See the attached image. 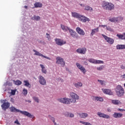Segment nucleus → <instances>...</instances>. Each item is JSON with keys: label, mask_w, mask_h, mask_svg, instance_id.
<instances>
[{"label": "nucleus", "mask_w": 125, "mask_h": 125, "mask_svg": "<svg viewBox=\"0 0 125 125\" xmlns=\"http://www.w3.org/2000/svg\"><path fill=\"white\" fill-rule=\"evenodd\" d=\"M71 99L69 98H61L59 99L58 101L63 104H70V103H76L77 100H79V95L76 94V93L71 92L70 93Z\"/></svg>", "instance_id": "nucleus-1"}, {"label": "nucleus", "mask_w": 125, "mask_h": 125, "mask_svg": "<svg viewBox=\"0 0 125 125\" xmlns=\"http://www.w3.org/2000/svg\"><path fill=\"white\" fill-rule=\"evenodd\" d=\"M10 111L11 112H15V113H18L20 112L21 114H22L23 115H24V116H26V117H28V118H35V116L34 115H32L31 113L27 112V111H23L21 110H20L19 109H17L15 107H10Z\"/></svg>", "instance_id": "nucleus-2"}, {"label": "nucleus", "mask_w": 125, "mask_h": 125, "mask_svg": "<svg viewBox=\"0 0 125 125\" xmlns=\"http://www.w3.org/2000/svg\"><path fill=\"white\" fill-rule=\"evenodd\" d=\"M102 6L103 8H104V9H105V10H113V9L115 8V6L113 3L106 1L103 2Z\"/></svg>", "instance_id": "nucleus-3"}, {"label": "nucleus", "mask_w": 125, "mask_h": 125, "mask_svg": "<svg viewBox=\"0 0 125 125\" xmlns=\"http://www.w3.org/2000/svg\"><path fill=\"white\" fill-rule=\"evenodd\" d=\"M116 94L118 97H122L125 94V89L120 85H118L115 88Z\"/></svg>", "instance_id": "nucleus-4"}, {"label": "nucleus", "mask_w": 125, "mask_h": 125, "mask_svg": "<svg viewBox=\"0 0 125 125\" xmlns=\"http://www.w3.org/2000/svg\"><path fill=\"white\" fill-rule=\"evenodd\" d=\"M123 20H124V17H112L109 19V21L113 23H120Z\"/></svg>", "instance_id": "nucleus-5"}, {"label": "nucleus", "mask_w": 125, "mask_h": 125, "mask_svg": "<svg viewBox=\"0 0 125 125\" xmlns=\"http://www.w3.org/2000/svg\"><path fill=\"white\" fill-rule=\"evenodd\" d=\"M102 37H103L104 38V40H106L107 42L109 43V44H113V43H114V39L110 37H108L107 36L104 34H102Z\"/></svg>", "instance_id": "nucleus-6"}, {"label": "nucleus", "mask_w": 125, "mask_h": 125, "mask_svg": "<svg viewBox=\"0 0 125 125\" xmlns=\"http://www.w3.org/2000/svg\"><path fill=\"white\" fill-rule=\"evenodd\" d=\"M76 65L77 68H78V69H79V70H81V72L83 73V74H85V73H86V70H85V68L83 66L82 64H80L79 62H76Z\"/></svg>", "instance_id": "nucleus-7"}, {"label": "nucleus", "mask_w": 125, "mask_h": 125, "mask_svg": "<svg viewBox=\"0 0 125 125\" xmlns=\"http://www.w3.org/2000/svg\"><path fill=\"white\" fill-rule=\"evenodd\" d=\"M33 51H34V52H35V53L34 54V55H36L37 56H41V57H43V58H46V59H48V60H51V59L50 58L47 57L42 55L39 52H38L37 50L33 49Z\"/></svg>", "instance_id": "nucleus-8"}, {"label": "nucleus", "mask_w": 125, "mask_h": 125, "mask_svg": "<svg viewBox=\"0 0 125 125\" xmlns=\"http://www.w3.org/2000/svg\"><path fill=\"white\" fill-rule=\"evenodd\" d=\"M56 63L57 64H60L61 65H63V66H65V62H64V60L63 58L58 57L56 58Z\"/></svg>", "instance_id": "nucleus-9"}, {"label": "nucleus", "mask_w": 125, "mask_h": 125, "mask_svg": "<svg viewBox=\"0 0 125 125\" xmlns=\"http://www.w3.org/2000/svg\"><path fill=\"white\" fill-rule=\"evenodd\" d=\"M39 80L40 84H42V85H45V84H46V81L42 76L40 75Z\"/></svg>", "instance_id": "nucleus-10"}, {"label": "nucleus", "mask_w": 125, "mask_h": 125, "mask_svg": "<svg viewBox=\"0 0 125 125\" xmlns=\"http://www.w3.org/2000/svg\"><path fill=\"white\" fill-rule=\"evenodd\" d=\"M10 106V104L8 102H4L3 104L1 105V107L4 111H6V109L9 108Z\"/></svg>", "instance_id": "nucleus-11"}, {"label": "nucleus", "mask_w": 125, "mask_h": 125, "mask_svg": "<svg viewBox=\"0 0 125 125\" xmlns=\"http://www.w3.org/2000/svg\"><path fill=\"white\" fill-rule=\"evenodd\" d=\"M97 115L100 118H104V119H110V116L107 114L102 113V112H98Z\"/></svg>", "instance_id": "nucleus-12"}, {"label": "nucleus", "mask_w": 125, "mask_h": 125, "mask_svg": "<svg viewBox=\"0 0 125 125\" xmlns=\"http://www.w3.org/2000/svg\"><path fill=\"white\" fill-rule=\"evenodd\" d=\"M56 43L58 44V45H63V44H65L66 43V41H63V40L60 39H55Z\"/></svg>", "instance_id": "nucleus-13"}, {"label": "nucleus", "mask_w": 125, "mask_h": 125, "mask_svg": "<svg viewBox=\"0 0 125 125\" xmlns=\"http://www.w3.org/2000/svg\"><path fill=\"white\" fill-rule=\"evenodd\" d=\"M76 52L80 54H85V52H86V48L83 47L82 48H78L76 50Z\"/></svg>", "instance_id": "nucleus-14"}, {"label": "nucleus", "mask_w": 125, "mask_h": 125, "mask_svg": "<svg viewBox=\"0 0 125 125\" xmlns=\"http://www.w3.org/2000/svg\"><path fill=\"white\" fill-rule=\"evenodd\" d=\"M76 31L81 36H84L85 35V33H84L83 30L80 28V27H77L76 28Z\"/></svg>", "instance_id": "nucleus-15"}, {"label": "nucleus", "mask_w": 125, "mask_h": 125, "mask_svg": "<svg viewBox=\"0 0 125 125\" xmlns=\"http://www.w3.org/2000/svg\"><path fill=\"white\" fill-rule=\"evenodd\" d=\"M102 90L103 91L104 93V94H108V95H113V92H112V91H111V90L109 89L103 88Z\"/></svg>", "instance_id": "nucleus-16"}, {"label": "nucleus", "mask_w": 125, "mask_h": 125, "mask_svg": "<svg viewBox=\"0 0 125 125\" xmlns=\"http://www.w3.org/2000/svg\"><path fill=\"white\" fill-rule=\"evenodd\" d=\"M123 114L121 113H117L115 112L113 115L112 116L113 118L115 119H120L121 118H123Z\"/></svg>", "instance_id": "nucleus-17"}, {"label": "nucleus", "mask_w": 125, "mask_h": 125, "mask_svg": "<svg viewBox=\"0 0 125 125\" xmlns=\"http://www.w3.org/2000/svg\"><path fill=\"white\" fill-rule=\"evenodd\" d=\"M69 32L70 36H71L72 38H76V39H78V36H76V35H77V33L75 31L70 28L69 29Z\"/></svg>", "instance_id": "nucleus-18"}, {"label": "nucleus", "mask_w": 125, "mask_h": 125, "mask_svg": "<svg viewBox=\"0 0 125 125\" xmlns=\"http://www.w3.org/2000/svg\"><path fill=\"white\" fill-rule=\"evenodd\" d=\"M71 14L73 17H75V18H81L82 17V15L76 12H72Z\"/></svg>", "instance_id": "nucleus-19"}, {"label": "nucleus", "mask_w": 125, "mask_h": 125, "mask_svg": "<svg viewBox=\"0 0 125 125\" xmlns=\"http://www.w3.org/2000/svg\"><path fill=\"white\" fill-rule=\"evenodd\" d=\"M80 18L82 22H86V21H88V22H89V21H90L89 19H88L85 17H82V15H81V17Z\"/></svg>", "instance_id": "nucleus-20"}, {"label": "nucleus", "mask_w": 125, "mask_h": 125, "mask_svg": "<svg viewBox=\"0 0 125 125\" xmlns=\"http://www.w3.org/2000/svg\"><path fill=\"white\" fill-rule=\"evenodd\" d=\"M61 28L64 32H67V31H69V29H70L68 26H66L63 24L61 25Z\"/></svg>", "instance_id": "nucleus-21"}, {"label": "nucleus", "mask_w": 125, "mask_h": 125, "mask_svg": "<svg viewBox=\"0 0 125 125\" xmlns=\"http://www.w3.org/2000/svg\"><path fill=\"white\" fill-rule=\"evenodd\" d=\"M116 36L120 40H125V33H123V34H117Z\"/></svg>", "instance_id": "nucleus-22"}, {"label": "nucleus", "mask_w": 125, "mask_h": 125, "mask_svg": "<svg viewBox=\"0 0 125 125\" xmlns=\"http://www.w3.org/2000/svg\"><path fill=\"white\" fill-rule=\"evenodd\" d=\"M98 32H99V27H97V28H94L92 29L91 32V36H93L94 34Z\"/></svg>", "instance_id": "nucleus-23"}, {"label": "nucleus", "mask_w": 125, "mask_h": 125, "mask_svg": "<svg viewBox=\"0 0 125 125\" xmlns=\"http://www.w3.org/2000/svg\"><path fill=\"white\" fill-rule=\"evenodd\" d=\"M111 102L114 105H119V104H121V101H119V100H112Z\"/></svg>", "instance_id": "nucleus-24"}, {"label": "nucleus", "mask_w": 125, "mask_h": 125, "mask_svg": "<svg viewBox=\"0 0 125 125\" xmlns=\"http://www.w3.org/2000/svg\"><path fill=\"white\" fill-rule=\"evenodd\" d=\"M34 6L36 8H38V7H42V4L41 2H36L34 3Z\"/></svg>", "instance_id": "nucleus-25"}, {"label": "nucleus", "mask_w": 125, "mask_h": 125, "mask_svg": "<svg viewBox=\"0 0 125 125\" xmlns=\"http://www.w3.org/2000/svg\"><path fill=\"white\" fill-rule=\"evenodd\" d=\"M40 66L42 68V73H43V74H46V73H47V71H46V69H45V67H44V65L41 64Z\"/></svg>", "instance_id": "nucleus-26"}, {"label": "nucleus", "mask_w": 125, "mask_h": 125, "mask_svg": "<svg viewBox=\"0 0 125 125\" xmlns=\"http://www.w3.org/2000/svg\"><path fill=\"white\" fill-rule=\"evenodd\" d=\"M13 82L15 85H20L22 84V82L20 81L19 80H17V81L13 80Z\"/></svg>", "instance_id": "nucleus-27"}, {"label": "nucleus", "mask_w": 125, "mask_h": 125, "mask_svg": "<svg viewBox=\"0 0 125 125\" xmlns=\"http://www.w3.org/2000/svg\"><path fill=\"white\" fill-rule=\"evenodd\" d=\"M79 116L82 118L85 119V118H87V116H88V115L87 113H82L79 114Z\"/></svg>", "instance_id": "nucleus-28"}, {"label": "nucleus", "mask_w": 125, "mask_h": 125, "mask_svg": "<svg viewBox=\"0 0 125 125\" xmlns=\"http://www.w3.org/2000/svg\"><path fill=\"white\" fill-rule=\"evenodd\" d=\"M116 48L117 49H125V44L117 45Z\"/></svg>", "instance_id": "nucleus-29"}, {"label": "nucleus", "mask_w": 125, "mask_h": 125, "mask_svg": "<svg viewBox=\"0 0 125 125\" xmlns=\"http://www.w3.org/2000/svg\"><path fill=\"white\" fill-rule=\"evenodd\" d=\"M32 20H36V21H39L41 20L40 16H34L32 18H31Z\"/></svg>", "instance_id": "nucleus-30"}, {"label": "nucleus", "mask_w": 125, "mask_h": 125, "mask_svg": "<svg viewBox=\"0 0 125 125\" xmlns=\"http://www.w3.org/2000/svg\"><path fill=\"white\" fill-rule=\"evenodd\" d=\"M74 86H75V87H76L77 88H78V87H81L83 86V83L81 82L75 83L74 84Z\"/></svg>", "instance_id": "nucleus-31"}, {"label": "nucleus", "mask_w": 125, "mask_h": 125, "mask_svg": "<svg viewBox=\"0 0 125 125\" xmlns=\"http://www.w3.org/2000/svg\"><path fill=\"white\" fill-rule=\"evenodd\" d=\"M95 100H97V101H100V102H103L104 100L102 97H96L95 98Z\"/></svg>", "instance_id": "nucleus-32"}, {"label": "nucleus", "mask_w": 125, "mask_h": 125, "mask_svg": "<svg viewBox=\"0 0 125 125\" xmlns=\"http://www.w3.org/2000/svg\"><path fill=\"white\" fill-rule=\"evenodd\" d=\"M23 82L24 83V86H27L28 87H31V84H30V83H29V82H28V81H24Z\"/></svg>", "instance_id": "nucleus-33"}, {"label": "nucleus", "mask_w": 125, "mask_h": 125, "mask_svg": "<svg viewBox=\"0 0 125 125\" xmlns=\"http://www.w3.org/2000/svg\"><path fill=\"white\" fill-rule=\"evenodd\" d=\"M95 64H104V62L103 61L96 60Z\"/></svg>", "instance_id": "nucleus-34"}, {"label": "nucleus", "mask_w": 125, "mask_h": 125, "mask_svg": "<svg viewBox=\"0 0 125 125\" xmlns=\"http://www.w3.org/2000/svg\"><path fill=\"white\" fill-rule=\"evenodd\" d=\"M95 59H89V60H88V61L90 62V63H93V64H95V62H96Z\"/></svg>", "instance_id": "nucleus-35"}, {"label": "nucleus", "mask_w": 125, "mask_h": 125, "mask_svg": "<svg viewBox=\"0 0 125 125\" xmlns=\"http://www.w3.org/2000/svg\"><path fill=\"white\" fill-rule=\"evenodd\" d=\"M67 114L65 115L66 117H70V118H74V114L70 113V115L69 113H66Z\"/></svg>", "instance_id": "nucleus-36"}, {"label": "nucleus", "mask_w": 125, "mask_h": 125, "mask_svg": "<svg viewBox=\"0 0 125 125\" xmlns=\"http://www.w3.org/2000/svg\"><path fill=\"white\" fill-rule=\"evenodd\" d=\"M104 69V65H101L97 68L98 71H102Z\"/></svg>", "instance_id": "nucleus-37"}, {"label": "nucleus", "mask_w": 125, "mask_h": 125, "mask_svg": "<svg viewBox=\"0 0 125 125\" xmlns=\"http://www.w3.org/2000/svg\"><path fill=\"white\" fill-rule=\"evenodd\" d=\"M85 10H92V8L89 6L87 5L85 6Z\"/></svg>", "instance_id": "nucleus-38"}, {"label": "nucleus", "mask_w": 125, "mask_h": 125, "mask_svg": "<svg viewBox=\"0 0 125 125\" xmlns=\"http://www.w3.org/2000/svg\"><path fill=\"white\" fill-rule=\"evenodd\" d=\"M80 123L81 124H83V125H91V124L89 123L88 122H85L83 121H80Z\"/></svg>", "instance_id": "nucleus-39"}, {"label": "nucleus", "mask_w": 125, "mask_h": 125, "mask_svg": "<svg viewBox=\"0 0 125 125\" xmlns=\"http://www.w3.org/2000/svg\"><path fill=\"white\" fill-rule=\"evenodd\" d=\"M23 92L24 95H25V96H26V95H27V94H28V90L26 89H23Z\"/></svg>", "instance_id": "nucleus-40"}, {"label": "nucleus", "mask_w": 125, "mask_h": 125, "mask_svg": "<svg viewBox=\"0 0 125 125\" xmlns=\"http://www.w3.org/2000/svg\"><path fill=\"white\" fill-rule=\"evenodd\" d=\"M33 99L35 100V102H37V103H39L40 102V100L39 99V98L34 97L33 98Z\"/></svg>", "instance_id": "nucleus-41"}, {"label": "nucleus", "mask_w": 125, "mask_h": 125, "mask_svg": "<svg viewBox=\"0 0 125 125\" xmlns=\"http://www.w3.org/2000/svg\"><path fill=\"white\" fill-rule=\"evenodd\" d=\"M98 82H99L102 85H103L105 83L104 81L103 80H98Z\"/></svg>", "instance_id": "nucleus-42"}, {"label": "nucleus", "mask_w": 125, "mask_h": 125, "mask_svg": "<svg viewBox=\"0 0 125 125\" xmlns=\"http://www.w3.org/2000/svg\"><path fill=\"white\" fill-rule=\"evenodd\" d=\"M16 91L14 90H12L11 91V94L12 95H15V93H16Z\"/></svg>", "instance_id": "nucleus-43"}, {"label": "nucleus", "mask_w": 125, "mask_h": 125, "mask_svg": "<svg viewBox=\"0 0 125 125\" xmlns=\"http://www.w3.org/2000/svg\"><path fill=\"white\" fill-rule=\"evenodd\" d=\"M121 69H122L123 70H125V66L124 64H122L120 66Z\"/></svg>", "instance_id": "nucleus-44"}, {"label": "nucleus", "mask_w": 125, "mask_h": 125, "mask_svg": "<svg viewBox=\"0 0 125 125\" xmlns=\"http://www.w3.org/2000/svg\"><path fill=\"white\" fill-rule=\"evenodd\" d=\"M15 124H17V125H20V123H19V121H18V120H17L15 121Z\"/></svg>", "instance_id": "nucleus-45"}, {"label": "nucleus", "mask_w": 125, "mask_h": 125, "mask_svg": "<svg viewBox=\"0 0 125 125\" xmlns=\"http://www.w3.org/2000/svg\"><path fill=\"white\" fill-rule=\"evenodd\" d=\"M46 35H47V39H48V40H49V39H50V36L49 35V34L46 33Z\"/></svg>", "instance_id": "nucleus-46"}, {"label": "nucleus", "mask_w": 125, "mask_h": 125, "mask_svg": "<svg viewBox=\"0 0 125 125\" xmlns=\"http://www.w3.org/2000/svg\"><path fill=\"white\" fill-rule=\"evenodd\" d=\"M118 111H119V112H124V109L122 108H118Z\"/></svg>", "instance_id": "nucleus-47"}, {"label": "nucleus", "mask_w": 125, "mask_h": 125, "mask_svg": "<svg viewBox=\"0 0 125 125\" xmlns=\"http://www.w3.org/2000/svg\"><path fill=\"white\" fill-rule=\"evenodd\" d=\"M51 120H52V121L53 122V123H54V122L55 121V119L54 118H53V117H51Z\"/></svg>", "instance_id": "nucleus-48"}, {"label": "nucleus", "mask_w": 125, "mask_h": 125, "mask_svg": "<svg viewBox=\"0 0 125 125\" xmlns=\"http://www.w3.org/2000/svg\"><path fill=\"white\" fill-rule=\"evenodd\" d=\"M83 64H84V65H88V63H87V62H84Z\"/></svg>", "instance_id": "nucleus-49"}, {"label": "nucleus", "mask_w": 125, "mask_h": 125, "mask_svg": "<svg viewBox=\"0 0 125 125\" xmlns=\"http://www.w3.org/2000/svg\"><path fill=\"white\" fill-rule=\"evenodd\" d=\"M106 30H111V28L109 26L106 27Z\"/></svg>", "instance_id": "nucleus-50"}, {"label": "nucleus", "mask_w": 125, "mask_h": 125, "mask_svg": "<svg viewBox=\"0 0 125 125\" xmlns=\"http://www.w3.org/2000/svg\"><path fill=\"white\" fill-rule=\"evenodd\" d=\"M107 111L108 112H111V108H107Z\"/></svg>", "instance_id": "nucleus-51"}, {"label": "nucleus", "mask_w": 125, "mask_h": 125, "mask_svg": "<svg viewBox=\"0 0 125 125\" xmlns=\"http://www.w3.org/2000/svg\"><path fill=\"white\" fill-rule=\"evenodd\" d=\"M101 27H103V28H105V27H106V25H101Z\"/></svg>", "instance_id": "nucleus-52"}, {"label": "nucleus", "mask_w": 125, "mask_h": 125, "mask_svg": "<svg viewBox=\"0 0 125 125\" xmlns=\"http://www.w3.org/2000/svg\"><path fill=\"white\" fill-rule=\"evenodd\" d=\"M80 5H81V6H84V5H83V4H81Z\"/></svg>", "instance_id": "nucleus-53"}, {"label": "nucleus", "mask_w": 125, "mask_h": 125, "mask_svg": "<svg viewBox=\"0 0 125 125\" xmlns=\"http://www.w3.org/2000/svg\"><path fill=\"white\" fill-rule=\"evenodd\" d=\"M24 8H26V9L28 8V6H24Z\"/></svg>", "instance_id": "nucleus-54"}, {"label": "nucleus", "mask_w": 125, "mask_h": 125, "mask_svg": "<svg viewBox=\"0 0 125 125\" xmlns=\"http://www.w3.org/2000/svg\"><path fill=\"white\" fill-rule=\"evenodd\" d=\"M53 123H54L55 125H56V122H55V121H54V122H53Z\"/></svg>", "instance_id": "nucleus-55"}, {"label": "nucleus", "mask_w": 125, "mask_h": 125, "mask_svg": "<svg viewBox=\"0 0 125 125\" xmlns=\"http://www.w3.org/2000/svg\"><path fill=\"white\" fill-rule=\"evenodd\" d=\"M11 101H13V99L12 98H11Z\"/></svg>", "instance_id": "nucleus-56"}, {"label": "nucleus", "mask_w": 125, "mask_h": 125, "mask_svg": "<svg viewBox=\"0 0 125 125\" xmlns=\"http://www.w3.org/2000/svg\"><path fill=\"white\" fill-rule=\"evenodd\" d=\"M3 102H5V100H3Z\"/></svg>", "instance_id": "nucleus-57"}, {"label": "nucleus", "mask_w": 125, "mask_h": 125, "mask_svg": "<svg viewBox=\"0 0 125 125\" xmlns=\"http://www.w3.org/2000/svg\"><path fill=\"white\" fill-rule=\"evenodd\" d=\"M124 86L125 87V83H124Z\"/></svg>", "instance_id": "nucleus-58"}, {"label": "nucleus", "mask_w": 125, "mask_h": 125, "mask_svg": "<svg viewBox=\"0 0 125 125\" xmlns=\"http://www.w3.org/2000/svg\"><path fill=\"white\" fill-rule=\"evenodd\" d=\"M117 0V1H119V0Z\"/></svg>", "instance_id": "nucleus-59"}, {"label": "nucleus", "mask_w": 125, "mask_h": 125, "mask_svg": "<svg viewBox=\"0 0 125 125\" xmlns=\"http://www.w3.org/2000/svg\"><path fill=\"white\" fill-rule=\"evenodd\" d=\"M124 111L125 112V109H124Z\"/></svg>", "instance_id": "nucleus-60"}, {"label": "nucleus", "mask_w": 125, "mask_h": 125, "mask_svg": "<svg viewBox=\"0 0 125 125\" xmlns=\"http://www.w3.org/2000/svg\"><path fill=\"white\" fill-rule=\"evenodd\" d=\"M29 102H31V101H29Z\"/></svg>", "instance_id": "nucleus-61"}]
</instances>
